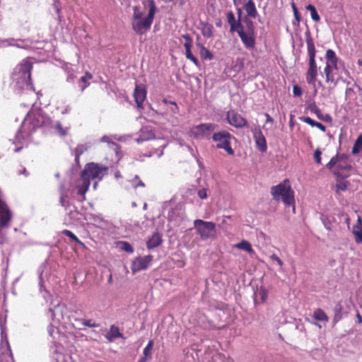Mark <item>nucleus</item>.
Returning a JSON list of instances; mask_svg holds the SVG:
<instances>
[{
    "label": "nucleus",
    "mask_w": 362,
    "mask_h": 362,
    "mask_svg": "<svg viewBox=\"0 0 362 362\" xmlns=\"http://www.w3.org/2000/svg\"><path fill=\"white\" fill-rule=\"evenodd\" d=\"M200 55L203 59L211 60L214 58L213 54L204 46H200Z\"/></svg>",
    "instance_id": "c9c22d12"
},
{
    "label": "nucleus",
    "mask_w": 362,
    "mask_h": 362,
    "mask_svg": "<svg viewBox=\"0 0 362 362\" xmlns=\"http://www.w3.org/2000/svg\"><path fill=\"white\" fill-rule=\"evenodd\" d=\"M308 109L310 111L316 115V116L320 119L325 122H331L332 117L329 115H322L321 110L316 106L315 103L310 104L308 106Z\"/></svg>",
    "instance_id": "412c9836"
},
{
    "label": "nucleus",
    "mask_w": 362,
    "mask_h": 362,
    "mask_svg": "<svg viewBox=\"0 0 362 362\" xmlns=\"http://www.w3.org/2000/svg\"><path fill=\"white\" fill-rule=\"evenodd\" d=\"M153 346V340H150L146 347L144 349V357L141 358L139 361V362H145L146 358H150L151 356V351Z\"/></svg>",
    "instance_id": "473e14b6"
},
{
    "label": "nucleus",
    "mask_w": 362,
    "mask_h": 362,
    "mask_svg": "<svg viewBox=\"0 0 362 362\" xmlns=\"http://www.w3.org/2000/svg\"><path fill=\"white\" fill-rule=\"evenodd\" d=\"M313 317L321 322H327L329 320L328 316L322 309H317L313 313Z\"/></svg>",
    "instance_id": "7c9ffc66"
},
{
    "label": "nucleus",
    "mask_w": 362,
    "mask_h": 362,
    "mask_svg": "<svg viewBox=\"0 0 362 362\" xmlns=\"http://www.w3.org/2000/svg\"><path fill=\"white\" fill-rule=\"evenodd\" d=\"M162 243L161 235L158 233H154L147 240L146 247L148 250L158 247Z\"/></svg>",
    "instance_id": "aec40b11"
},
{
    "label": "nucleus",
    "mask_w": 362,
    "mask_h": 362,
    "mask_svg": "<svg viewBox=\"0 0 362 362\" xmlns=\"http://www.w3.org/2000/svg\"><path fill=\"white\" fill-rule=\"evenodd\" d=\"M342 305L338 303L334 307V317L333 321L336 323L339 322L341 318Z\"/></svg>",
    "instance_id": "ea45409f"
},
{
    "label": "nucleus",
    "mask_w": 362,
    "mask_h": 362,
    "mask_svg": "<svg viewBox=\"0 0 362 362\" xmlns=\"http://www.w3.org/2000/svg\"><path fill=\"white\" fill-rule=\"evenodd\" d=\"M194 227L202 240H208L216 236V224L211 221L196 219Z\"/></svg>",
    "instance_id": "0eeeda50"
},
{
    "label": "nucleus",
    "mask_w": 362,
    "mask_h": 362,
    "mask_svg": "<svg viewBox=\"0 0 362 362\" xmlns=\"http://www.w3.org/2000/svg\"><path fill=\"white\" fill-rule=\"evenodd\" d=\"M226 119L228 124L236 128H242L247 125L246 119L234 110L227 112Z\"/></svg>",
    "instance_id": "4468645a"
},
{
    "label": "nucleus",
    "mask_w": 362,
    "mask_h": 362,
    "mask_svg": "<svg viewBox=\"0 0 362 362\" xmlns=\"http://www.w3.org/2000/svg\"><path fill=\"white\" fill-rule=\"evenodd\" d=\"M110 332L113 337H121L122 334L119 332V329L115 326L110 327Z\"/></svg>",
    "instance_id": "de8ad7c7"
},
{
    "label": "nucleus",
    "mask_w": 362,
    "mask_h": 362,
    "mask_svg": "<svg viewBox=\"0 0 362 362\" xmlns=\"http://www.w3.org/2000/svg\"><path fill=\"white\" fill-rule=\"evenodd\" d=\"M107 167L95 163L86 164L81 172L80 183L78 185V193L84 195L89 188L90 180H101L107 174Z\"/></svg>",
    "instance_id": "f03ea898"
},
{
    "label": "nucleus",
    "mask_w": 362,
    "mask_h": 362,
    "mask_svg": "<svg viewBox=\"0 0 362 362\" xmlns=\"http://www.w3.org/2000/svg\"><path fill=\"white\" fill-rule=\"evenodd\" d=\"M218 127L213 123H203L190 128L189 136L194 139H202L208 137Z\"/></svg>",
    "instance_id": "1a4fd4ad"
},
{
    "label": "nucleus",
    "mask_w": 362,
    "mask_h": 362,
    "mask_svg": "<svg viewBox=\"0 0 362 362\" xmlns=\"http://www.w3.org/2000/svg\"><path fill=\"white\" fill-rule=\"evenodd\" d=\"M139 137L136 139L137 144L151 140L155 137V134L151 127H143L139 131Z\"/></svg>",
    "instance_id": "dca6fc26"
},
{
    "label": "nucleus",
    "mask_w": 362,
    "mask_h": 362,
    "mask_svg": "<svg viewBox=\"0 0 362 362\" xmlns=\"http://www.w3.org/2000/svg\"><path fill=\"white\" fill-rule=\"evenodd\" d=\"M18 175H21V174H23L25 177H28L29 173H28L27 170L25 168H23V170H21L18 172Z\"/></svg>",
    "instance_id": "69168bd1"
},
{
    "label": "nucleus",
    "mask_w": 362,
    "mask_h": 362,
    "mask_svg": "<svg viewBox=\"0 0 362 362\" xmlns=\"http://www.w3.org/2000/svg\"><path fill=\"white\" fill-rule=\"evenodd\" d=\"M12 218V212L6 204L0 199V228H8Z\"/></svg>",
    "instance_id": "ddd939ff"
},
{
    "label": "nucleus",
    "mask_w": 362,
    "mask_h": 362,
    "mask_svg": "<svg viewBox=\"0 0 362 362\" xmlns=\"http://www.w3.org/2000/svg\"><path fill=\"white\" fill-rule=\"evenodd\" d=\"M265 117L267 118V122H270V123L274 122L273 118L269 114L266 113Z\"/></svg>",
    "instance_id": "338daca9"
},
{
    "label": "nucleus",
    "mask_w": 362,
    "mask_h": 362,
    "mask_svg": "<svg viewBox=\"0 0 362 362\" xmlns=\"http://www.w3.org/2000/svg\"><path fill=\"white\" fill-rule=\"evenodd\" d=\"M321 154L322 152L320 148H317L314 153V159L317 164H321Z\"/></svg>",
    "instance_id": "09e8293b"
},
{
    "label": "nucleus",
    "mask_w": 362,
    "mask_h": 362,
    "mask_svg": "<svg viewBox=\"0 0 362 362\" xmlns=\"http://www.w3.org/2000/svg\"><path fill=\"white\" fill-rule=\"evenodd\" d=\"M54 129L62 136H66L67 134L69 128H63L62 124L59 122H57L54 125Z\"/></svg>",
    "instance_id": "58836bf2"
},
{
    "label": "nucleus",
    "mask_w": 362,
    "mask_h": 362,
    "mask_svg": "<svg viewBox=\"0 0 362 362\" xmlns=\"http://www.w3.org/2000/svg\"><path fill=\"white\" fill-rule=\"evenodd\" d=\"M326 63L331 64L332 66H337L339 58L337 57L336 53L332 49H327L325 54Z\"/></svg>",
    "instance_id": "b1692460"
},
{
    "label": "nucleus",
    "mask_w": 362,
    "mask_h": 362,
    "mask_svg": "<svg viewBox=\"0 0 362 362\" xmlns=\"http://www.w3.org/2000/svg\"><path fill=\"white\" fill-rule=\"evenodd\" d=\"M59 201H60V203H61L62 206H64L65 204H64V192H62Z\"/></svg>",
    "instance_id": "774afa93"
},
{
    "label": "nucleus",
    "mask_w": 362,
    "mask_h": 362,
    "mask_svg": "<svg viewBox=\"0 0 362 362\" xmlns=\"http://www.w3.org/2000/svg\"><path fill=\"white\" fill-rule=\"evenodd\" d=\"M234 248H237L243 251H246L250 254L254 253V250L252 247L251 244L247 240H242L240 243L234 244L233 245Z\"/></svg>",
    "instance_id": "bb28decb"
},
{
    "label": "nucleus",
    "mask_w": 362,
    "mask_h": 362,
    "mask_svg": "<svg viewBox=\"0 0 362 362\" xmlns=\"http://www.w3.org/2000/svg\"><path fill=\"white\" fill-rule=\"evenodd\" d=\"M132 186L134 187V188H137L138 187H144L145 185L144 183L139 180L137 183L135 182L134 180H132Z\"/></svg>",
    "instance_id": "052dcab7"
},
{
    "label": "nucleus",
    "mask_w": 362,
    "mask_h": 362,
    "mask_svg": "<svg viewBox=\"0 0 362 362\" xmlns=\"http://www.w3.org/2000/svg\"><path fill=\"white\" fill-rule=\"evenodd\" d=\"M300 120L312 127H314L315 123L317 122L316 121L313 120L309 117H303L300 118Z\"/></svg>",
    "instance_id": "3c124183"
},
{
    "label": "nucleus",
    "mask_w": 362,
    "mask_h": 362,
    "mask_svg": "<svg viewBox=\"0 0 362 362\" xmlns=\"http://www.w3.org/2000/svg\"><path fill=\"white\" fill-rule=\"evenodd\" d=\"M314 127H317V128H318L319 129H320L322 132H325V130H326V127H325V125H323L322 124H321V123L318 122H317L315 123V126H314Z\"/></svg>",
    "instance_id": "680f3d73"
},
{
    "label": "nucleus",
    "mask_w": 362,
    "mask_h": 362,
    "mask_svg": "<svg viewBox=\"0 0 362 362\" xmlns=\"http://www.w3.org/2000/svg\"><path fill=\"white\" fill-rule=\"evenodd\" d=\"M4 321L0 318V327L1 329V340L0 343V362H14L11 346L6 336H4Z\"/></svg>",
    "instance_id": "9d476101"
},
{
    "label": "nucleus",
    "mask_w": 362,
    "mask_h": 362,
    "mask_svg": "<svg viewBox=\"0 0 362 362\" xmlns=\"http://www.w3.org/2000/svg\"><path fill=\"white\" fill-rule=\"evenodd\" d=\"M76 76L73 74H70L68 75L67 78H66V81L67 82H69V83H72L74 82V79L76 78Z\"/></svg>",
    "instance_id": "0e129e2a"
},
{
    "label": "nucleus",
    "mask_w": 362,
    "mask_h": 362,
    "mask_svg": "<svg viewBox=\"0 0 362 362\" xmlns=\"http://www.w3.org/2000/svg\"><path fill=\"white\" fill-rule=\"evenodd\" d=\"M270 259L276 262L277 264L279 265V266H282L283 265V262L279 258V257L274 254L270 256Z\"/></svg>",
    "instance_id": "13d9d810"
},
{
    "label": "nucleus",
    "mask_w": 362,
    "mask_h": 362,
    "mask_svg": "<svg viewBox=\"0 0 362 362\" xmlns=\"http://www.w3.org/2000/svg\"><path fill=\"white\" fill-rule=\"evenodd\" d=\"M200 30L204 37L207 38L212 37L214 30L212 25L206 22H201Z\"/></svg>",
    "instance_id": "393cba45"
},
{
    "label": "nucleus",
    "mask_w": 362,
    "mask_h": 362,
    "mask_svg": "<svg viewBox=\"0 0 362 362\" xmlns=\"http://www.w3.org/2000/svg\"><path fill=\"white\" fill-rule=\"evenodd\" d=\"M152 260L153 256L151 255L136 257L131 265L132 273L135 274L141 270H146L150 266Z\"/></svg>",
    "instance_id": "f8f14e48"
},
{
    "label": "nucleus",
    "mask_w": 362,
    "mask_h": 362,
    "mask_svg": "<svg viewBox=\"0 0 362 362\" xmlns=\"http://www.w3.org/2000/svg\"><path fill=\"white\" fill-rule=\"evenodd\" d=\"M62 306H60L59 305H57L54 306V308H50L49 310V313H51V317H52V320H57V321L60 320L59 314L60 315L62 314Z\"/></svg>",
    "instance_id": "f704fd0d"
},
{
    "label": "nucleus",
    "mask_w": 362,
    "mask_h": 362,
    "mask_svg": "<svg viewBox=\"0 0 362 362\" xmlns=\"http://www.w3.org/2000/svg\"><path fill=\"white\" fill-rule=\"evenodd\" d=\"M182 37L185 40L184 45H189V47L192 46V40L189 34H184Z\"/></svg>",
    "instance_id": "5fc2aeb1"
},
{
    "label": "nucleus",
    "mask_w": 362,
    "mask_h": 362,
    "mask_svg": "<svg viewBox=\"0 0 362 362\" xmlns=\"http://www.w3.org/2000/svg\"><path fill=\"white\" fill-rule=\"evenodd\" d=\"M306 9L310 12L311 18L314 21L318 22L320 20V17L314 6L309 4L306 6Z\"/></svg>",
    "instance_id": "4c0bfd02"
},
{
    "label": "nucleus",
    "mask_w": 362,
    "mask_h": 362,
    "mask_svg": "<svg viewBox=\"0 0 362 362\" xmlns=\"http://www.w3.org/2000/svg\"><path fill=\"white\" fill-rule=\"evenodd\" d=\"M71 107L70 105H66L62 110V115H66V114H68L71 112Z\"/></svg>",
    "instance_id": "e2e57ef3"
},
{
    "label": "nucleus",
    "mask_w": 362,
    "mask_h": 362,
    "mask_svg": "<svg viewBox=\"0 0 362 362\" xmlns=\"http://www.w3.org/2000/svg\"><path fill=\"white\" fill-rule=\"evenodd\" d=\"M184 47L185 49L186 58L188 59H191L194 56L191 52L192 47H189V45H184Z\"/></svg>",
    "instance_id": "603ef678"
},
{
    "label": "nucleus",
    "mask_w": 362,
    "mask_h": 362,
    "mask_svg": "<svg viewBox=\"0 0 362 362\" xmlns=\"http://www.w3.org/2000/svg\"><path fill=\"white\" fill-rule=\"evenodd\" d=\"M309 57L308 69L306 72V81L308 84L315 86L318 68L315 62V47L312 38L306 39Z\"/></svg>",
    "instance_id": "423d86ee"
},
{
    "label": "nucleus",
    "mask_w": 362,
    "mask_h": 362,
    "mask_svg": "<svg viewBox=\"0 0 362 362\" xmlns=\"http://www.w3.org/2000/svg\"><path fill=\"white\" fill-rule=\"evenodd\" d=\"M244 8L247 13V15L251 18H255L257 15V11L256 9L255 3L252 0H249L244 6Z\"/></svg>",
    "instance_id": "a878e982"
},
{
    "label": "nucleus",
    "mask_w": 362,
    "mask_h": 362,
    "mask_svg": "<svg viewBox=\"0 0 362 362\" xmlns=\"http://www.w3.org/2000/svg\"><path fill=\"white\" fill-rule=\"evenodd\" d=\"M43 124L42 117L40 115H33L28 113L27 117L22 122L21 127L16 134L14 144H21V139L24 138V134L29 136L37 128L40 127Z\"/></svg>",
    "instance_id": "39448f33"
},
{
    "label": "nucleus",
    "mask_w": 362,
    "mask_h": 362,
    "mask_svg": "<svg viewBox=\"0 0 362 362\" xmlns=\"http://www.w3.org/2000/svg\"><path fill=\"white\" fill-rule=\"evenodd\" d=\"M227 21L230 25V30H234V24L237 21L235 15L232 11H228L226 14Z\"/></svg>",
    "instance_id": "a19ab883"
},
{
    "label": "nucleus",
    "mask_w": 362,
    "mask_h": 362,
    "mask_svg": "<svg viewBox=\"0 0 362 362\" xmlns=\"http://www.w3.org/2000/svg\"><path fill=\"white\" fill-rule=\"evenodd\" d=\"M134 98L139 109L143 107V103L146 98V90L143 86L136 85L134 91Z\"/></svg>",
    "instance_id": "2eb2a0df"
},
{
    "label": "nucleus",
    "mask_w": 362,
    "mask_h": 362,
    "mask_svg": "<svg viewBox=\"0 0 362 362\" xmlns=\"http://www.w3.org/2000/svg\"><path fill=\"white\" fill-rule=\"evenodd\" d=\"M118 247L123 251L127 252L128 253H133L134 248L132 245L126 241H120L117 243Z\"/></svg>",
    "instance_id": "e433bc0d"
},
{
    "label": "nucleus",
    "mask_w": 362,
    "mask_h": 362,
    "mask_svg": "<svg viewBox=\"0 0 362 362\" xmlns=\"http://www.w3.org/2000/svg\"><path fill=\"white\" fill-rule=\"evenodd\" d=\"M352 233L354 235L355 242L358 244L362 243V219L358 216L357 223L354 226Z\"/></svg>",
    "instance_id": "6ab92c4d"
},
{
    "label": "nucleus",
    "mask_w": 362,
    "mask_h": 362,
    "mask_svg": "<svg viewBox=\"0 0 362 362\" xmlns=\"http://www.w3.org/2000/svg\"><path fill=\"white\" fill-rule=\"evenodd\" d=\"M230 32L234 33L236 32L238 35L241 32H245L243 29V26L240 22V19H238L237 21L234 24V30H230Z\"/></svg>",
    "instance_id": "79ce46f5"
},
{
    "label": "nucleus",
    "mask_w": 362,
    "mask_h": 362,
    "mask_svg": "<svg viewBox=\"0 0 362 362\" xmlns=\"http://www.w3.org/2000/svg\"><path fill=\"white\" fill-rule=\"evenodd\" d=\"M271 194L276 201H281L286 206H294V192L291 189L289 180L286 179L276 186L271 188ZM295 211V207H293Z\"/></svg>",
    "instance_id": "20e7f679"
},
{
    "label": "nucleus",
    "mask_w": 362,
    "mask_h": 362,
    "mask_svg": "<svg viewBox=\"0 0 362 362\" xmlns=\"http://www.w3.org/2000/svg\"><path fill=\"white\" fill-rule=\"evenodd\" d=\"M239 37L247 49H252L255 48V39L254 36V28L251 21L249 22L247 30L241 32Z\"/></svg>",
    "instance_id": "9b49d317"
},
{
    "label": "nucleus",
    "mask_w": 362,
    "mask_h": 362,
    "mask_svg": "<svg viewBox=\"0 0 362 362\" xmlns=\"http://www.w3.org/2000/svg\"><path fill=\"white\" fill-rule=\"evenodd\" d=\"M82 325L88 327H98L99 325L92 320H83Z\"/></svg>",
    "instance_id": "c03bdc74"
},
{
    "label": "nucleus",
    "mask_w": 362,
    "mask_h": 362,
    "mask_svg": "<svg viewBox=\"0 0 362 362\" xmlns=\"http://www.w3.org/2000/svg\"><path fill=\"white\" fill-rule=\"evenodd\" d=\"M233 136L226 131H221L213 134L214 141L217 142L216 148L224 149L229 155L234 154V150L230 146V141Z\"/></svg>",
    "instance_id": "6e6552de"
},
{
    "label": "nucleus",
    "mask_w": 362,
    "mask_h": 362,
    "mask_svg": "<svg viewBox=\"0 0 362 362\" xmlns=\"http://www.w3.org/2000/svg\"><path fill=\"white\" fill-rule=\"evenodd\" d=\"M197 194L199 197L202 199H206L207 197V191L204 188L199 189Z\"/></svg>",
    "instance_id": "6e6d98bb"
},
{
    "label": "nucleus",
    "mask_w": 362,
    "mask_h": 362,
    "mask_svg": "<svg viewBox=\"0 0 362 362\" xmlns=\"http://www.w3.org/2000/svg\"><path fill=\"white\" fill-rule=\"evenodd\" d=\"M338 67L336 66H332L331 64H327L324 69V74H325L326 78V82L327 83H334V71L337 70Z\"/></svg>",
    "instance_id": "5701e85b"
},
{
    "label": "nucleus",
    "mask_w": 362,
    "mask_h": 362,
    "mask_svg": "<svg viewBox=\"0 0 362 362\" xmlns=\"http://www.w3.org/2000/svg\"><path fill=\"white\" fill-rule=\"evenodd\" d=\"M256 146L261 152H265L267 149V141L262 132H256L254 134Z\"/></svg>",
    "instance_id": "a211bd4d"
},
{
    "label": "nucleus",
    "mask_w": 362,
    "mask_h": 362,
    "mask_svg": "<svg viewBox=\"0 0 362 362\" xmlns=\"http://www.w3.org/2000/svg\"><path fill=\"white\" fill-rule=\"evenodd\" d=\"M4 228H0V244L2 245L6 242V233L4 230Z\"/></svg>",
    "instance_id": "864d4df0"
},
{
    "label": "nucleus",
    "mask_w": 362,
    "mask_h": 362,
    "mask_svg": "<svg viewBox=\"0 0 362 362\" xmlns=\"http://www.w3.org/2000/svg\"><path fill=\"white\" fill-rule=\"evenodd\" d=\"M202 317V322H198V325L203 327V328H207L208 326L205 323V316L203 315L201 317Z\"/></svg>",
    "instance_id": "bf43d9fd"
},
{
    "label": "nucleus",
    "mask_w": 362,
    "mask_h": 362,
    "mask_svg": "<svg viewBox=\"0 0 362 362\" xmlns=\"http://www.w3.org/2000/svg\"><path fill=\"white\" fill-rule=\"evenodd\" d=\"M62 233L69 237L71 240L76 242L82 248H86L85 244L81 242L71 231L69 230H62Z\"/></svg>",
    "instance_id": "2f4dec72"
},
{
    "label": "nucleus",
    "mask_w": 362,
    "mask_h": 362,
    "mask_svg": "<svg viewBox=\"0 0 362 362\" xmlns=\"http://www.w3.org/2000/svg\"><path fill=\"white\" fill-rule=\"evenodd\" d=\"M362 150V134H360L354 142L352 148V153L356 155L361 152Z\"/></svg>",
    "instance_id": "72a5a7b5"
},
{
    "label": "nucleus",
    "mask_w": 362,
    "mask_h": 362,
    "mask_svg": "<svg viewBox=\"0 0 362 362\" xmlns=\"http://www.w3.org/2000/svg\"><path fill=\"white\" fill-rule=\"evenodd\" d=\"M322 221L326 229H327L328 230H332V224L330 221L325 218H322Z\"/></svg>",
    "instance_id": "4d7b16f0"
},
{
    "label": "nucleus",
    "mask_w": 362,
    "mask_h": 362,
    "mask_svg": "<svg viewBox=\"0 0 362 362\" xmlns=\"http://www.w3.org/2000/svg\"><path fill=\"white\" fill-rule=\"evenodd\" d=\"M92 78V75L88 72H86L85 75L81 77L79 83L83 84H79V86L82 92L89 86V83L88 81Z\"/></svg>",
    "instance_id": "c756f323"
},
{
    "label": "nucleus",
    "mask_w": 362,
    "mask_h": 362,
    "mask_svg": "<svg viewBox=\"0 0 362 362\" xmlns=\"http://www.w3.org/2000/svg\"><path fill=\"white\" fill-rule=\"evenodd\" d=\"M90 146L88 144H78L74 150L75 160L76 163L79 161V157L82 155L85 151H86Z\"/></svg>",
    "instance_id": "c85d7f7f"
},
{
    "label": "nucleus",
    "mask_w": 362,
    "mask_h": 362,
    "mask_svg": "<svg viewBox=\"0 0 362 362\" xmlns=\"http://www.w3.org/2000/svg\"><path fill=\"white\" fill-rule=\"evenodd\" d=\"M100 141L102 142H104V143H107L109 145H112V146H114L115 148V151H117V149L118 148V146L116 143L113 142L111 141V136H103L101 139H100Z\"/></svg>",
    "instance_id": "37998d69"
},
{
    "label": "nucleus",
    "mask_w": 362,
    "mask_h": 362,
    "mask_svg": "<svg viewBox=\"0 0 362 362\" xmlns=\"http://www.w3.org/2000/svg\"><path fill=\"white\" fill-rule=\"evenodd\" d=\"M33 68V63L29 59H23L13 69L11 74V86L18 94L24 91L30 92L34 96V89L30 81V71Z\"/></svg>",
    "instance_id": "f257e3e1"
},
{
    "label": "nucleus",
    "mask_w": 362,
    "mask_h": 362,
    "mask_svg": "<svg viewBox=\"0 0 362 362\" xmlns=\"http://www.w3.org/2000/svg\"><path fill=\"white\" fill-rule=\"evenodd\" d=\"M54 358L57 362H65L66 361V356L63 354H60L59 352H56Z\"/></svg>",
    "instance_id": "49530a36"
},
{
    "label": "nucleus",
    "mask_w": 362,
    "mask_h": 362,
    "mask_svg": "<svg viewBox=\"0 0 362 362\" xmlns=\"http://www.w3.org/2000/svg\"><path fill=\"white\" fill-rule=\"evenodd\" d=\"M347 184L345 182H339L336 185V191L339 192L340 191H345L347 189Z\"/></svg>",
    "instance_id": "a18cd8bd"
},
{
    "label": "nucleus",
    "mask_w": 362,
    "mask_h": 362,
    "mask_svg": "<svg viewBox=\"0 0 362 362\" xmlns=\"http://www.w3.org/2000/svg\"><path fill=\"white\" fill-rule=\"evenodd\" d=\"M293 95L296 97L301 96V95L303 93L301 88L298 85L293 86Z\"/></svg>",
    "instance_id": "8fccbe9b"
},
{
    "label": "nucleus",
    "mask_w": 362,
    "mask_h": 362,
    "mask_svg": "<svg viewBox=\"0 0 362 362\" xmlns=\"http://www.w3.org/2000/svg\"><path fill=\"white\" fill-rule=\"evenodd\" d=\"M205 358L208 362H232L229 358L216 351L206 352Z\"/></svg>",
    "instance_id": "f3484780"
},
{
    "label": "nucleus",
    "mask_w": 362,
    "mask_h": 362,
    "mask_svg": "<svg viewBox=\"0 0 362 362\" xmlns=\"http://www.w3.org/2000/svg\"><path fill=\"white\" fill-rule=\"evenodd\" d=\"M149 11L146 17L143 18V13L137 7L134 8V14L132 16V27L137 34L142 35L150 30L153 23L156 7L153 0L148 1Z\"/></svg>",
    "instance_id": "7ed1b4c3"
},
{
    "label": "nucleus",
    "mask_w": 362,
    "mask_h": 362,
    "mask_svg": "<svg viewBox=\"0 0 362 362\" xmlns=\"http://www.w3.org/2000/svg\"><path fill=\"white\" fill-rule=\"evenodd\" d=\"M344 158V156L343 155H341V156L337 155V156L332 157L331 158V160H329V162L327 164V168L329 170H332L334 166L337 165V168L339 169L346 168L345 167H343L339 163L340 160Z\"/></svg>",
    "instance_id": "cd10ccee"
},
{
    "label": "nucleus",
    "mask_w": 362,
    "mask_h": 362,
    "mask_svg": "<svg viewBox=\"0 0 362 362\" xmlns=\"http://www.w3.org/2000/svg\"><path fill=\"white\" fill-rule=\"evenodd\" d=\"M267 291L262 287L258 288L254 293L255 303H263L267 299Z\"/></svg>",
    "instance_id": "4be33fe9"
}]
</instances>
